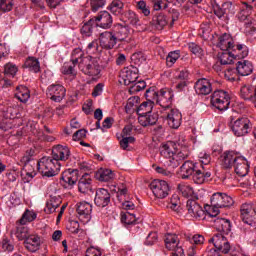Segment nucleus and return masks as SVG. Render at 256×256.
<instances>
[{"label": "nucleus", "instance_id": "obj_1", "mask_svg": "<svg viewBox=\"0 0 256 256\" xmlns=\"http://www.w3.org/2000/svg\"><path fill=\"white\" fill-rule=\"evenodd\" d=\"M189 142L184 136H180L177 144L172 141L164 142L160 146V155L169 161L173 168L179 167V162L189 157Z\"/></svg>", "mask_w": 256, "mask_h": 256}, {"label": "nucleus", "instance_id": "obj_2", "mask_svg": "<svg viewBox=\"0 0 256 256\" xmlns=\"http://www.w3.org/2000/svg\"><path fill=\"white\" fill-rule=\"evenodd\" d=\"M71 62L73 64L79 63V68L85 75H89V77H92V79H95L101 71L97 66L93 64V61L91 60V56H88L86 58H83V50L81 48H75L72 51L71 54Z\"/></svg>", "mask_w": 256, "mask_h": 256}, {"label": "nucleus", "instance_id": "obj_3", "mask_svg": "<svg viewBox=\"0 0 256 256\" xmlns=\"http://www.w3.org/2000/svg\"><path fill=\"white\" fill-rule=\"evenodd\" d=\"M145 97L147 101H154L156 105L162 107L163 111L171 109L173 103V92L167 88L156 91L155 88L146 90Z\"/></svg>", "mask_w": 256, "mask_h": 256}, {"label": "nucleus", "instance_id": "obj_4", "mask_svg": "<svg viewBox=\"0 0 256 256\" xmlns=\"http://www.w3.org/2000/svg\"><path fill=\"white\" fill-rule=\"evenodd\" d=\"M37 169L43 177H55L61 171V163H57L52 157H42L37 162Z\"/></svg>", "mask_w": 256, "mask_h": 256}, {"label": "nucleus", "instance_id": "obj_5", "mask_svg": "<svg viewBox=\"0 0 256 256\" xmlns=\"http://www.w3.org/2000/svg\"><path fill=\"white\" fill-rule=\"evenodd\" d=\"M231 98L226 91L223 90H216L211 95V105L214 109L218 111H227L229 109V105L231 103Z\"/></svg>", "mask_w": 256, "mask_h": 256}, {"label": "nucleus", "instance_id": "obj_6", "mask_svg": "<svg viewBox=\"0 0 256 256\" xmlns=\"http://www.w3.org/2000/svg\"><path fill=\"white\" fill-rule=\"evenodd\" d=\"M251 120L249 118H238L231 122V129L235 137H245L251 131Z\"/></svg>", "mask_w": 256, "mask_h": 256}, {"label": "nucleus", "instance_id": "obj_7", "mask_svg": "<svg viewBox=\"0 0 256 256\" xmlns=\"http://www.w3.org/2000/svg\"><path fill=\"white\" fill-rule=\"evenodd\" d=\"M251 13H253V7L247 3H242L240 6V11L237 14L238 21H243L246 29H255V20L251 18Z\"/></svg>", "mask_w": 256, "mask_h": 256}, {"label": "nucleus", "instance_id": "obj_8", "mask_svg": "<svg viewBox=\"0 0 256 256\" xmlns=\"http://www.w3.org/2000/svg\"><path fill=\"white\" fill-rule=\"evenodd\" d=\"M112 33L118 43L129 44L132 43L133 38L131 37V29L128 26L117 24L114 26Z\"/></svg>", "mask_w": 256, "mask_h": 256}, {"label": "nucleus", "instance_id": "obj_9", "mask_svg": "<svg viewBox=\"0 0 256 256\" xmlns=\"http://www.w3.org/2000/svg\"><path fill=\"white\" fill-rule=\"evenodd\" d=\"M150 189L157 199H165L169 195V184L164 180H154L150 184Z\"/></svg>", "mask_w": 256, "mask_h": 256}, {"label": "nucleus", "instance_id": "obj_10", "mask_svg": "<svg viewBox=\"0 0 256 256\" xmlns=\"http://www.w3.org/2000/svg\"><path fill=\"white\" fill-rule=\"evenodd\" d=\"M210 203L213 207H219L220 209L231 207L233 205V198L231 196L217 192L214 193L210 198Z\"/></svg>", "mask_w": 256, "mask_h": 256}, {"label": "nucleus", "instance_id": "obj_11", "mask_svg": "<svg viewBox=\"0 0 256 256\" xmlns=\"http://www.w3.org/2000/svg\"><path fill=\"white\" fill-rule=\"evenodd\" d=\"M209 243H212L216 251L220 253H229L231 251V245L225 236L221 233L215 234L210 240Z\"/></svg>", "mask_w": 256, "mask_h": 256}, {"label": "nucleus", "instance_id": "obj_12", "mask_svg": "<svg viewBox=\"0 0 256 256\" xmlns=\"http://www.w3.org/2000/svg\"><path fill=\"white\" fill-rule=\"evenodd\" d=\"M76 211L78 214L79 221H81L84 224L89 223V221H91V213L93 211V206L91 205V203L85 201L79 202L77 204Z\"/></svg>", "mask_w": 256, "mask_h": 256}, {"label": "nucleus", "instance_id": "obj_13", "mask_svg": "<svg viewBox=\"0 0 256 256\" xmlns=\"http://www.w3.org/2000/svg\"><path fill=\"white\" fill-rule=\"evenodd\" d=\"M187 209V217L190 219H204L205 218V211L203 207L197 203L195 200H188L186 204Z\"/></svg>", "mask_w": 256, "mask_h": 256}, {"label": "nucleus", "instance_id": "obj_14", "mask_svg": "<svg viewBox=\"0 0 256 256\" xmlns=\"http://www.w3.org/2000/svg\"><path fill=\"white\" fill-rule=\"evenodd\" d=\"M166 121L171 129H179L181 122L183 121V115L175 108L166 110Z\"/></svg>", "mask_w": 256, "mask_h": 256}, {"label": "nucleus", "instance_id": "obj_15", "mask_svg": "<svg viewBox=\"0 0 256 256\" xmlns=\"http://www.w3.org/2000/svg\"><path fill=\"white\" fill-rule=\"evenodd\" d=\"M242 221L246 225H255L256 223V211L252 204H243L241 206Z\"/></svg>", "mask_w": 256, "mask_h": 256}, {"label": "nucleus", "instance_id": "obj_16", "mask_svg": "<svg viewBox=\"0 0 256 256\" xmlns=\"http://www.w3.org/2000/svg\"><path fill=\"white\" fill-rule=\"evenodd\" d=\"M241 154L235 151H227L221 155V164L224 169H231L235 167L237 161H239Z\"/></svg>", "mask_w": 256, "mask_h": 256}, {"label": "nucleus", "instance_id": "obj_17", "mask_svg": "<svg viewBox=\"0 0 256 256\" xmlns=\"http://www.w3.org/2000/svg\"><path fill=\"white\" fill-rule=\"evenodd\" d=\"M92 19L95 27H100V29H111V25H113V17L107 11L101 12L97 17Z\"/></svg>", "mask_w": 256, "mask_h": 256}, {"label": "nucleus", "instance_id": "obj_18", "mask_svg": "<svg viewBox=\"0 0 256 256\" xmlns=\"http://www.w3.org/2000/svg\"><path fill=\"white\" fill-rule=\"evenodd\" d=\"M47 97L56 103L63 101L65 97V87L52 84L47 89Z\"/></svg>", "mask_w": 256, "mask_h": 256}, {"label": "nucleus", "instance_id": "obj_19", "mask_svg": "<svg viewBox=\"0 0 256 256\" xmlns=\"http://www.w3.org/2000/svg\"><path fill=\"white\" fill-rule=\"evenodd\" d=\"M99 41L103 49H113L118 43L117 38H115V34L113 33V30L101 33L99 36Z\"/></svg>", "mask_w": 256, "mask_h": 256}, {"label": "nucleus", "instance_id": "obj_20", "mask_svg": "<svg viewBox=\"0 0 256 256\" xmlns=\"http://www.w3.org/2000/svg\"><path fill=\"white\" fill-rule=\"evenodd\" d=\"M71 157V150L69 147L63 145H57L52 149V158L56 163L59 161H67Z\"/></svg>", "mask_w": 256, "mask_h": 256}, {"label": "nucleus", "instance_id": "obj_21", "mask_svg": "<svg viewBox=\"0 0 256 256\" xmlns=\"http://www.w3.org/2000/svg\"><path fill=\"white\" fill-rule=\"evenodd\" d=\"M24 246L30 253H37L41 249V237L37 234H30L26 240H24Z\"/></svg>", "mask_w": 256, "mask_h": 256}, {"label": "nucleus", "instance_id": "obj_22", "mask_svg": "<svg viewBox=\"0 0 256 256\" xmlns=\"http://www.w3.org/2000/svg\"><path fill=\"white\" fill-rule=\"evenodd\" d=\"M121 79L124 81V85H131L139 79V74L137 73V68L126 67L120 73Z\"/></svg>", "mask_w": 256, "mask_h": 256}, {"label": "nucleus", "instance_id": "obj_23", "mask_svg": "<svg viewBox=\"0 0 256 256\" xmlns=\"http://www.w3.org/2000/svg\"><path fill=\"white\" fill-rule=\"evenodd\" d=\"M110 202L111 195L109 194V191H107V189L100 188L96 191L94 203L95 205H97V207H107Z\"/></svg>", "mask_w": 256, "mask_h": 256}, {"label": "nucleus", "instance_id": "obj_24", "mask_svg": "<svg viewBox=\"0 0 256 256\" xmlns=\"http://www.w3.org/2000/svg\"><path fill=\"white\" fill-rule=\"evenodd\" d=\"M79 179L77 170L68 169L62 173L61 181L64 183V187H73Z\"/></svg>", "mask_w": 256, "mask_h": 256}, {"label": "nucleus", "instance_id": "obj_25", "mask_svg": "<svg viewBox=\"0 0 256 256\" xmlns=\"http://www.w3.org/2000/svg\"><path fill=\"white\" fill-rule=\"evenodd\" d=\"M164 243L168 251H174L173 255H176L179 249H183L179 246V237L177 236V234H166L164 238Z\"/></svg>", "mask_w": 256, "mask_h": 256}, {"label": "nucleus", "instance_id": "obj_26", "mask_svg": "<svg viewBox=\"0 0 256 256\" xmlns=\"http://www.w3.org/2000/svg\"><path fill=\"white\" fill-rule=\"evenodd\" d=\"M197 95H209L213 91L211 82L206 78L199 79L194 86Z\"/></svg>", "mask_w": 256, "mask_h": 256}, {"label": "nucleus", "instance_id": "obj_27", "mask_svg": "<svg viewBox=\"0 0 256 256\" xmlns=\"http://www.w3.org/2000/svg\"><path fill=\"white\" fill-rule=\"evenodd\" d=\"M234 171L238 177H247L249 173V161L244 156H240L234 165Z\"/></svg>", "mask_w": 256, "mask_h": 256}, {"label": "nucleus", "instance_id": "obj_28", "mask_svg": "<svg viewBox=\"0 0 256 256\" xmlns=\"http://www.w3.org/2000/svg\"><path fill=\"white\" fill-rule=\"evenodd\" d=\"M197 169V164L192 161H186L184 164L180 167L179 171V177L181 179H189V177L193 176V173H195V170Z\"/></svg>", "mask_w": 256, "mask_h": 256}, {"label": "nucleus", "instance_id": "obj_29", "mask_svg": "<svg viewBox=\"0 0 256 256\" xmlns=\"http://www.w3.org/2000/svg\"><path fill=\"white\" fill-rule=\"evenodd\" d=\"M236 71L238 75L247 77L253 73V64L249 60H240L236 64Z\"/></svg>", "mask_w": 256, "mask_h": 256}, {"label": "nucleus", "instance_id": "obj_30", "mask_svg": "<svg viewBox=\"0 0 256 256\" xmlns=\"http://www.w3.org/2000/svg\"><path fill=\"white\" fill-rule=\"evenodd\" d=\"M214 227L219 231V233H224V235H229L231 232V221L225 218H216L214 220Z\"/></svg>", "mask_w": 256, "mask_h": 256}, {"label": "nucleus", "instance_id": "obj_31", "mask_svg": "<svg viewBox=\"0 0 256 256\" xmlns=\"http://www.w3.org/2000/svg\"><path fill=\"white\" fill-rule=\"evenodd\" d=\"M209 177H211V172H206L204 167H202V170L196 168L192 174V180L194 183H196V185H203V183H205Z\"/></svg>", "mask_w": 256, "mask_h": 256}, {"label": "nucleus", "instance_id": "obj_32", "mask_svg": "<svg viewBox=\"0 0 256 256\" xmlns=\"http://www.w3.org/2000/svg\"><path fill=\"white\" fill-rule=\"evenodd\" d=\"M233 38L231 37L230 34H223L222 36L219 37V42L217 47L221 49V51H229L233 49L234 46Z\"/></svg>", "mask_w": 256, "mask_h": 256}, {"label": "nucleus", "instance_id": "obj_33", "mask_svg": "<svg viewBox=\"0 0 256 256\" xmlns=\"http://www.w3.org/2000/svg\"><path fill=\"white\" fill-rule=\"evenodd\" d=\"M37 163L34 161L30 162V164H25L22 175H24V179L26 180V183H29V181H32V179L37 175Z\"/></svg>", "mask_w": 256, "mask_h": 256}, {"label": "nucleus", "instance_id": "obj_34", "mask_svg": "<svg viewBox=\"0 0 256 256\" xmlns=\"http://www.w3.org/2000/svg\"><path fill=\"white\" fill-rule=\"evenodd\" d=\"M91 176L89 174H84L78 181V191L80 193L91 192Z\"/></svg>", "mask_w": 256, "mask_h": 256}, {"label": "nucleus", "instance_id": "obj_35", "mask_svg": "<svg viewBox=\"0 0 256 256\" xmlns=\"http://www.w3.org/2000/svg\"><path fill=\"white\" fill-rule=\"evenodd\" d=\"M158 116L155 113L151 114H138V123L142 127H147L149 125H155L157 123Z\"/></svg>", "mask_w": 256, "mask_h": 256}, {"label": "nucleus", "instance_id": "obj_36", "mask_svg": "<svg viewBox=\"0 0 256 256\" xmlns=\"http://www.w3.org/2000/svg\"><path fill=\"white\" fill-rule=\"evenodd\" d=\"M231 51L234 59H245L249 55V48L245 44H234Z\"/></svg>", "mask_w": 256, "mask_h": 256}, {"label": "nucleus", "instance_id": "obj_37", "mask_svg": "<svg viewBox=\"0 0 256 256\" xmlns=\"http://www.w3.org/2000/svg\"><path fill=\"white\" fill-rule=\"evenodd\" d=\"M15 97L21 103H27L31 97L29 88L23 85H20L16 88Z\"/></svg>", "mask_w": 256, "mask_h": 256}, {"label": "nucleus", "instance_id": "obj_38", "mask_svg": "<svg viewBox=\"0 0 256 256\" xmlns=\"http://www.w3.org/2000/svg\"><path fill=\"white\" fill-rule=\"evenodd\" d=\"M155 106V102L153 100H147L146 102L142 103L138 109V115H147L153 113V107Z\"/></svg>", "mask_w": 256, "mask_h": 256}, {"label": "nucleus", "instance_id": "obj_39", "mask_svg": "<svg viewBox=\"0 0 256 256\" xmlns=\"http://www.w3.org/2000/svg\"><path fill=\"white\" fill-rule=\"evenodd\" d=\"M219 60L221 65H231L233 61H235V56L233 54V51L230 50H222V53H220Z\"/></svg>", "mask_w": 256, "mask_h": 256}, {"label": "nucleus", "instance_id": "obj_40", "mask_svg": "<svg viewBox=\"0 0 256 256\" xmlns=\"http://www.w3.org/2000/svg\"><path fill=\"white\" fill-rule=\"evenodd\" d=\"M254 89L251 85H244L240 89V96L242 99H245V101H251L253 103V93Z\"/></svg>", "mask_w": 256, "mask_h": 256}, {"label": "nucleus", "instance_id": "obj_41", "mask_svg": "<svg viewBox=\"0 0 256 256\" xmlns=\"http://www.w3.org/2000/svg\"><path fill=\"white\" fill-rule=\"evenodd\" d=\"M25 67L29 69V71H32V73H39L41 70L39 60H37L35 57H29L25 62Z\"/></svg>", "mask_w": 256, "mask_h": 256}, {"label": "nucleus", "instance_id": "obj_42", "mask_svg": "<svg viewBox=\"0 0 256 256\" xmlns=\"http://www.w3.org/2000/svg\"><path fill=\"white\" fill-rule=\"evenodd\" d=\"M96 176L99 181H111V179H114L115 173L111 169H101L97 172Z\"/></svg>", "mask_w": 256, "mask_h": 256}, {"label": "nucleus", "instance_id": "obj_43", "mask_svg": "<svg viewBox=\"0 0 256 256\" xmlns=\"http://www.w3.org/2000/svg\"><path fill=\"white\" fill-rule=\"evenodd\" d=\"M37 219V213L32 210H26L20 219V225H27V223H31V221H35Z\"/></svg>", "mask_w": 256, "mask_h": 256}, {"label": "nucleus", "instance_id": "obj_44", "mask_svg": "<svg viewBox=\"0 0 256 256\" xmlns=\"http://www.w3.org/2000/svg\"><path fill=\"white\" fill-rule=\"evenodd\" d=\"M95 27L97 26H95V21L92 18L82 26V35H84L85 37H91V33H93V29H95Z\"/></svg>", "mask_w": 256, "mask_h": 256}, {"label": "nucleus", "instance_id": "obj_45", "mask_svg": "<svg viewBox=\"0 0 256 256\" xmlns=\"http://www.w3.org/2000/svg\"><path fill=\"white\" fill-rule=\"evenodd\" d=\"M123 7H125L123 1H112V3L108 6V9L114 15H121L123 12Z\"/></svg>", "mask_w": 256, "mask_h": 256}, {"label": "nucleus", "instance_id": "obj_46", "mask_svg": "<svg viewBox=\"0 0 256 256\" xmlns=\"http://www.w3.org/2000/svg\"><path fill=\"white\" fill-rule=\"evenodd\" d=\"M181 57V52L179 50H175L170 52L166 57V64L167 67H173L175 63H177V60Z\"/></svg>", "mask_w": 256, "mask_h": 256}, {"label": "nucleus", "instance_id": "obj_47", "mask_svg": "<svg viewBox=\"0 0 256 256\" xmlns=\"http://www.w3.org/2000/svg\"><path fill=\"white\" fill-rule=\"evenodd\" d=\"M29 235H31L29 234V228L23 226V224L17 227L16 237L19 241H26Z\"/></svg>", "mask_w": 256, "mask_h": 256}, {"label": "nucleus", "instance_id": "obj_48", "mask_svg": "<svg viewBox=\"0 0 256 256\" xmlns=\"http://www.w3.org/2000/svg\"><path fill=\"white\" fill-rule=\"evenodd\" d=\"M75 65L72 62L64 63L62 67L63 75H70L71 77H75L77 75V71L75 70Z\"/></svg>", "mask_w": 256, "mask_h": 256}, {"label": "nucleus", "instance_id": "obj_49", "mask_svg": "<svg viewBox=\"0 0 256 256\" xmlns=\"http://www.w3.org/2000/svg\"><path fill=\"white\" fill-rule=\"evenodd\" d=\"M17 71H19V68L17 65L9 62L4 66V73L8 77H15L17 75Z\"/></svg>", "mask_w": 256, "mask_h": 256}, {"label": "nucleus", "instance_id": "obj_50", "mask_svg": "<svg viewBox=\"0 0 256 256\" xmlns=\"http://www.w3.org/2000/svg\"><path fill=\"white\" fill-rule=\"evenodd\" d=\"M117 139L119 140L121 149H124V150H127L131 143H135V138L134 137L117 136Z\"/></svg>", "mask_w": 256, "mask_h": 256}, {"label": "nucleus", "instance_id": "obj_51", "mask_svg": "<svg viewBox=\"0 0 256 256\" xmlns=\"http://www.w3.org/2000/svg\"><path fill=\"white\" fill-rule=\"evenodd\" d=\"M153 22L158 29H163L167 25V17L163 14H158L154 17Z\"/></svg>", "mask_w": 256, "mask_h": 256}, {"label": "nucleus", "instance_id": "obj_52", "mask_svg": "<svg viewBox=\"0 0 256 256\" xmlns=\"http://www.w3.org/2000/svg\"><path fill=\"white\" fill-rule=\"evenodd\" d=\"M178 189L184 197H192L193 196L194 190L191 186H189L187 184L179 185Z\"/></svg>", "mask_w": 256, "mask_h": 256}, {"label": "nucleus", "instance_id": "obj_53", "mask_svg": "<svg viewBox=\"0 0 256 256\" xmlns=\"http://www.w3.org/2000/svg\"><path fill=\"white\" fill-rule=\"evenodd\" d=\"M136 218L134 214H131L129 212L121 215V222L125 225H133L135 223Z\"/></svg>", "mask_w": 256, "mask_h": 256}, {"label": "nucleus", "instance_id": "obj_54", "mask_svg": "<svg viewBox=\"0 0 256 256\" xmlns=\"http://www.w3.org/2000/svg\"><path fill=\"white\" fill-rule=\"evenodd\" d=\"M206 215H208V217H216L217 215H219V207H215L212 204L211 205H206L204 206Z\"/></svg>", "mask_w": 256, "mask_h": 256}, {"label": "nucleus", "instance_id": "obj_55", "mask_svg": "<svg viewBox=\"0 0 256 256\" xmlns=\"http://www.w3.org/2000/svg\"><path fill=\"white\" fill-rule=\"evenodd\" d=\"M13 9V0H0V11L7 13Z\"/></svg>", "mask_w": 256, "mask_h": 256}, {"label": "nucleus", "instance_id": "obj_56", "mask_svg": "<svg viewBox=\"0 0 256 256\" xmlns=\"http://www.w3.org/2000/svg\"><path fill=\"white\" fill-rule=\"evenodd\" d=\"M181 205V201L179 200V195L174 194L170 199L169 207L172 211H179V207Z\"/></svg>", "mask_w": 256, "mask_h": 256}, {"label": "nucleus", "instance_id": "obj_57", "mask_svg": "<svg viewBox=\"0 0 256 256\" xmlns=\"http://www.w3.org/2000/svg\"><path fill=\"white\" fill-rule=\"evenodd\" d=\"M13 127H17V120L7 118L2 122L1 129L3 131H9V129H13Z\"/></svg>", "mask_w": 256, "mask_h": 256}, {"label": "nucleus", "instance_id": "obj_58", "mask_svg": "<svg viewBox=\"0 0 256 256\" xmlns=\"http://www.w3.org/2000/svg\"><path fill=\"white\" fill-rule=\"evenodd\" d=\"M6 117L7 119L15 121V119L19 117V109H17V107H8L6 110Z\"/></svg>", "mask_w": 256, "mask_h": 256}, {"label": "nucleus", "instance_id": "obj_59", "mask_svg": "<svg viewBox=\"0 0 256 256\" xmlns=\"http://www.w3.org/2000/svg\"><path fill=\"white\" fill-rule=\"evenodd\" d=\"M137 8L141 11V13L145 17H149V15H151V10L149 9V7L147 6V3L145 1H143V0L138 1Z\"/></svg>", "mask_w": 256, "mask_h": 256}, {"label": "nucleus", "instance_id": "obj_60", "mask_svg": "<svg viewBox=\"0 0 256 256\" xmlns=\"http://www.w3.org/2000/svg\"><path fill=\"white\" fill-rule=\"evenodd\" d=\"M90 5L93 13H97L99 9H103V7H105V0H91Z\"/></svg>", "mask_w": 256, "mask_h": 256}, {"label": "nucleus", "instance_id": "obj_61", "mask_svg": "<svg viewBox=\"0 0 256 256\" xmlns=\"http://www.w3.org/2000/svg\"><path fill=\"white\" fill-rule=\"evenodd\" d=\"M1 249L2 251H8V253H11V251L15 249V246L13 245V242H11L9 239L4 238L1 242Z\"/></svg>", "mask_w": 256, "mask_h": 256}, {"label": "nucleus", "instance_id": "obj_62", "mask_svg": "<svg viewBox=\"0 0 256 256\" xmlns=\"http://www.w3.org/2000/svg\"><path fill=\"white\" fill-rule=\"evenodd\" d=\"M224 77L228 81H237V69L229 68L225 71Z\"/></svg>", "mask_w": 256, "mask_h": 256}, {"label": "nucleus", "instance_id": "obj_63", "mask_svg": "<svg viewBox=\"0 0 256 256\" xmlns=\"http://www.w3.org/2000/svg\"><path fill=\"white\" fill-rule=\"evenodd\" d=\"M157 239H158L157 232H150L146 237L144 244L147 246L155 245V243L157 242Z\"/></svg>", "mask_w": 256, "mask_h": 256}, {"label": "nucleus", "instance_id": "obj_64", "mask_svg": "<svg viewBox=\"0 0 256 256\" xmlns=\"http://www.w3.org/2000/svg\"><path fill=\"white\" fill-rule=\"evenodd\" d=\"M102 252L101 249L96 247H90L86 251V256H101Z\"/></svg>", "mask_w": 256, "mask_h": 256}]
</instances>
